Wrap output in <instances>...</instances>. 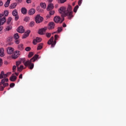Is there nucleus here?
I'll return each mask as SVG.
<instances>
[{
    "instance_id": "nucleus-24",
    "label": "nucleus",
    "mask_w": 126,
    "mask_h": 126,
    "mask_svg": "<svg viewBox=\"0 0 126 126\" xmlns=\"http://www.w3.org/2000/svg\"><path fill=\"white\" fill-rule=\"evenodd\" d=\"M1 82L3 84H5V82H8V79L7 78H4V79H2Z\"/></svg>"
},
{
    "instance_id": "nucleus-40",
    "label": "nucleus",
    "mask_w": 126,
    "mask_h": 126,
    "mask_svg": "<svg viewBox=\"0 0 126 126\" xmlns=\"http://www.w3.org/2000/svg\"><path fill=\"white\" fill-rule=\"evenodd\" d=\"M21 64V61H20V60L19 61H17V62L16 63V64L17 66H18H18H19V65H20Z\"/></svg>"
},
{
    "instance_id": "nucleus-51",
    "label": "nucleus",
    "mask_w": 126,
    "mask_h": 126,
    "mask_svg": "<svg viewBox=\"0 0 126 126\" xmlns=\"http://www.w3.org/2000/svg\"><path fill=\"white\" fill-rule=\"evenodd\" d=\"M81 3H82V0H79L78 1V5H81Z\"/></svg>"
},
{
    "instance_id": "nucleus-4",
    "label": "nucleus",
    "mask_w": 126,
    "mask_h": 126,
    "mask_svg": "<svg viewBox=\"0 0 126 126\" xmlns=\"http://www.w3.org/2000/svg\"><path fill=\"white\" fill-rule=\"evenodd\" d=\"M4 15V13L0 14V31L2 30V26L3 24L6 21V19H5V17H3Z\"/></svg>"
},
{
    "instance_id": "nucleus-23",
    "label": "nucleus",
    "mask_w": 126,
    "mask_h": 126,
    "mask_svg": "<svg viewBox=\"0 0 126 126\" xmlns=\"http://www.w3.org/2000/svg\"><path fill=\"white\" fill-rule=\"evenodd\" d=\"M36 10L37 11H38V12H43V11H44V10L43 9H41V7H40L39 6H38L36 7Z\"/></svg>"
},
{
    "instance_id": "nucleus-17",
    "label": "nucleus",
    "mask_w": 126,
    "mask_h": 126,
    "mask_svg": "<svg viewBox=\"0 0 126 126\" xmlns=\"http://www.w3.org/2000/svg\"><path fill=\"white\" fill-rule=\"evenodd\" d=\"M36 12V10L34 8H32L29 11V15H33V14H35Z\"/></svg>"
},
{
    "instance_id": "nucleus-31",
    "label": "nucleus",
    "mask_w": 126,
    "mask_h": 126,
    "mask_svg": "<svg viewBox=\"0 0 126 126\" xmlns=\"http://www.w3.org/2000/svg\"><path fill=\"white\" fill-rule=\"evenodd\" d=\"M12 29V27L11 26H7L6 28V31H9Z\"/></svg>"
},
{
    "instance_id": "nucleus-3",
    "label": "nucleus",
    "mask_w": 126,
    "mask_h": 126,
    "mask_svg": "<svg viewBox=\"0 0 126 126\" xmlns=\"http://www.w3.org/2000/svg\"><path fill=\"white\" fill-rule=\"evenodd\" d=\"M58 38H59V35L56 34L55 35V40L54 41V37L52 36L48 41L47 44L48 45H51L52 48H54V47L56 46V44H57V40H58Z\"/></svg>"
},
{
    "instance_id": "nucleus-5",
    "label": "nucleus",
    "mask_w": 126,
    "mask_h": 126,
    "mask_svg": "<svg viewBox=\"0 0 126 126\" xmlns=\"http://www.w3.org/2000/svg\"><path fill=\"white\" fill-rule=\"evenodd\" d=\"M35 20L36 23H41V22H43V20H44V18L41 17L40 15H37L35 17Z\"/></svg>"
},
{
    "instance_id": "nucleus-48",
    "label": "nucleus",
    "mask_w": 126,
    "mask_h": 126,
    "mask_svg": "<svg viewBox=\"0 0 126 126\" xmlns=\"http://www.w3.org/2000/svg\"><path fill=\"white\" fill-rule=\"evenodd\" d=\"M4 90V88L2 87V86H0V91H3Z\"/></svg>"
},
{
    "instance_id": "nucleus-59",
    "label": "nucleus",
    "mask_w": 126,
    "mask_h": 126,
    "mask_svg": "<svg viewBox=\"0 0 126 126\" xmlns=\"http://www.w3.org/2000/svg\"><path fill=\"white\" fill-rule=\"evenodd\" d=\"M2 84H3L2 82L1 81V82H0V86H1Z\"/></svg>"
},
{
    "instance_id": "nucleus-53",
    "label": "nucleus",
    "mask_w": 126,
    "mask_h": 126,
    "mask_svg": "<svg viewBox=\"0 0 126 126\" xmlns=\"http://www.w3.org/2000/svg\"><path fill=\"white\" fill-rule=\"evenodd\" d=\"M26 2L27 3H31V0H27Z\"/></svg>"
},
{
    "instance_id": "nucleus-10",
    "label": "nucleus",
    "mask_w": 126,
    "mask_h": 126,
    "mask_svg": "<svg viewBox=\"0 0 126 126\" xmlns=\"http://www.w3.org/2000/svg\"><path fill=\"white\" fill-rule=\"evenodd\" d=\"M42 41V38L40 37H36L35 39L33 40V45H37V43H39V42Z\"/></svg>"
},
{
    "instance_id": "nucleus-44",
    "label": "nucleus",
    "mask_w": 126,
    "mask_h": 126,
    "mask_svg": "<svg viewBox=\"0 0 126 126\" xmlns=\"http://www.w3.org/2000/svg\"><path fill=\"white\" fill-rule=\"evenodd\" d=\"M18 19H19V16H18V15H17V16H15V20L16 21H17Z\"/></svg>"
},
{
    "instance_id": "nucleus-55",
    "label": "nucleus",
    "mask_w": 126,
    "mask_h": 126,
    "mask_svg": "<svg viewBox=\"0 0 126 126\" xmlns=\"http://www.w3.org/2000/svg\"><path fill=\"white\" fill-rule=\"evenodd\" d=\"M19 78H20V79H22V74H21L19 75Z\"/></svg>"
},
{
    "instance_id": "nucleus-56",
    "label": "nucleus",
    "mask_w": 126,
    "mask_h": 126,
    "mask_svg": "<svg viewBox=\"0 0 126 126\" xmlns=\"http://www.w3.org/2000/svg\"><path fill=\"white\" fill-rule=\"evenodd\" d=\"M66 26V24H65L64 23H63V27H65Z\"/></svg>"
},
{
    "instance_id": "nucleus-30",
    "label": "nucleus",
    "mask_w": 126,
    "mask_h": 126,
    "mask_svg": "<svg viewBox=\"0 0 126 126\" xmlns=\"http://www.w3.org/2000/svg\"><path fill=\"white\" fill-rule=\"evenodd\" d=\"M23 65H21L20 67H17L18 68V71H22V69H23Z\"/></svg>"
},
{
    "instance_id": "nucleus-58",
    "label": "nucleus",
    "mask_w": 126,
    "mask_h": 126,
    "mask_svg": "<svg viewBox=\"0 0 126 126\" xmlns=\"http://www.w3.org/2000/svg\"><path fill=\"white\" fill-rule=\"evenodd\" d=\"M15 74L16 75V76H18L19 74L18 73H15Z\"/></svg>"
},
{
    "instance_id": "nucleus-52",
    "label": "nucleus",
    "mask_w": 126,
    "mask_h": 126,
    "mask_svg": "<svg viewBox=\"0 0 126 126\" xmlns=\"http://www.w3.org/2000/svg\"><path fill=\"white\" fill-rule=\"evenodd\" d=\"M15 69H16V66L14 65L12 68L13 71H15Z\"/></svg>"
},
{
    "instance_id": "nucleus-19",
    "label": "nucleus",
    "mask_w": 126,
    "mask_h": 126,
    "mask_svg": "<svg viewBox=\"0 0 126 126\" xmlns=\"http://www.w3.org/2000/svg\"><path fill=\"white\" fill-rule=\"evenodd\" d=\"M4 50L3 48H0V57H3L4 56Z\"/></svg>"
},
{
    "instance_id": "nucleus-2",
    "label": "nucleus",
    "mask_w": 126,
    "mask_h": 126,
    "mask_svg": "<svg viewBox=\"0 0 126 126\" xmlns=\"http://www.w3.org/2000/svg\"><path fill=\"white\" fill-rule=\"evenodd\" d=\"M39 58V55H35L34 56L33 58H32L30 60H28L25 62V58H22L20 62L21 63H23L24 64L25 66H28L30 69H32L34 68V63H34L36 61V60Z\"/></svg>"
},
{
    "instance_id": "nucleus-7",
    "label": "nucleus",
    "mask_w": 126,
    "mask_h": 126,
    "mask_svg": "<svg viewBox=\"0 0 126 126\" xmlns=\"http://www.w3.org/2000/svg\"><path fill=\"white\" fill-rule=\"evenodd\" d=\"M20 56V51H16L14 52V53L12 55V59H17Z\"/></svg>"
},
{
    "instance_id": "nucleus-34",
    "label": "nucleus",
    "mask_w": 126,
    "mask_h": 126,
    "mask_svg": "<svg viewBox=\"0 0 126 126\" xmlns=\"http://www.w3.org/2000/svg\"><path fill=\"white\" fill-rule=\"evenodd\" d=\"M62 31H63V27H59L58 28V33H61V32H62Z\"/></svg>"
},
{
    "instance_id": "nucleus-38",
    "label": "nucleus",
    "mask_w": 126,
    "mask_h": 126,
    "mask_svg": "<svg viewBox=\"0 0 126 126\" xmlns=\"http://www.w3.org/2000/svg\"><path fill=\"white\" fill-rule=\"evenodd\" d=\"M25 51L27 52H30V51H31V47H27L25 48Z\"/></svg>"
},
{
    "instance_id": "nucleus-1",
    "label": "nucleus",
    "mask_w": 126,
    "mask_h": 126,
    "mask_svg": "<svg viewBox=\"0 0 126 126\" xmlns=\"http://www.w3.org/2000/svg\"><path fill=\"white\" fill-rule=\"evenodd\" d=\"M59 11L61 14L62 17H65L67 16L68 19H71L73 17V12L72 11V7L70 5H68L66 8L65 7H61L59 9Z\"/></svg>"
},
{
    "instance_id": "nucleus-45",
    "label": "nucleus",
    "mask_w": 126,
    "mask_h": 126,
    "mask_svg": "<svg viewBox=\"0 0 126 126\" xmlns=\"http://www.w3.org/2000/svg\"><path fill=\"white\" fill-rule=\"evenodd\" d=\"M46 36L47 38H50V37H51V33H46Z\"/></svg>"
},
{
    "instance_id": "nucleus-25",
    "label": "nucleus",
    "mask_w": 126,
    "mask_h": 126,
    "mask_svg": "<svg viewBox=\"0 0 126 126\" xmlns=\"http://www.w3.org/2000/svg\"><path fill=\"white\" fill-rule=\"evenodd\" d=\"M2 78H4V72L3 71H2L0 74V79H2Z\"/></svg>"
},
{
    "instance_id": "nucleus-36",
    "label": "nucleus",
    "mask_w": 126,
    "mask_h": 126,
    "mask_svg": "<svg viewBox=\"0 0 126 126\" xmlns=\"http://www.w3.org/2000/svg\"><path fill=\"white\" fill-rule=\"evenodd\" d=\"M49 14L50 15H54V14H55V11L53 10H50Z\"/></svg>"
},
{
    "instance_id": "nucleus-8",
    "label": "nucleus",
    "mask_w": 126,
    "mask_h": 126,
    "mask_svg": "<svg viewBox=\"0 0 126 126\" xmlns=\"http://www.w3.org/2000/svg\"><path fill=\"white\" fill-rule=\"evenodd\" d=\"M55 26H56V24L53 22H50L48 24V29L49 30H53L55 29Z\"/></svg>"
},
{
    "instance_id": "nucleus-9",
    "label": "nucleus",
    "mask_w": 126,
    "mask_h": 126,
    "mask_svg": "<svg viewBox=\"0 0 126 126\" xmlns=\"http://www.w3.org/2000/svg\"><path fill=\"white\" fill-rule=\"evenodd\" d=\"M47 29L48 27H47L39 29L38 31V34H39V35H43V34H44L43 32H45Z\"/></svg>"
},
{
    "instance_id": "nucleus-22",
    "label": "nucleus",
    "mask_w": 126,
    "mask_h": 126,
    "mask_svg": "<svg viewBox=\"0 0 126 126\" xmlns=\"http://www.w3.org/2000/svg\"><path fill=\"white\" fill-rule=\"evenodd\" d=\"M21 12L23 14H26V13H27V9L25 8H22L21 9Z\"/></svg>"
},
{
    "instance_id": "nucleus-12",
    "label": "nucleus",
    "mask_w": 126,
    "mask_h": 126,
    "mask_svg": "<svg viewBox=\"0 0 126 126\" xmlns=\"http://www.w3.org/2000/svg\"><path fill=\"white\" fill-rule=\"evenodd\" d=\"M30 32L31 31L30 30H28L23 35V39H25V38H27L29 36V34H30Z\"/></svg>"
},
{
    "instance_id": "nucleus-14",
    "label": "nucleus",
    "mask_w": 126,
    "mask_h": 126,
    "mask_svg": "<svg viewBox=\"0 0 126 126\" xmlns=\"http://www.w3.org/2000/svg\"><path fill=\"white\" fill-rule=\"evenodd\" d=\"M25 31V30L22 26H20L17 30V32H19V33H24Z\"/></svg>"
},
{
    "instance_id": "nucleus-16",
    "label": "nucleus",
    "mask_w": 126,
    "mask_h": 126,
    "mask_svg": "<svg viewBox=\"0 0 126 126\" xmlns=\"http://www.w3.org/2000/svg\"><path fill=\"white\" fill-rule=\"evenodd\" d=\"M9 79L10 81H12V82H14V81H16V79H17V77H16V76H14V74H12L11 76L10 77Z\"/></svg>"
},
{
    "instance_id": "nucleus-35",
    "label": "nucleus",
    "mask_w": 126,
    "mask_h": 126,
    "mask_svg": "<svg viewBox=\"0 0 126 126\" xmlns=\"http://www.w3.org/2000/svg\"><path fill=\"white\" fill-rule=\"evenodd\" d=\"M24 20L26 22H28V21H29V20H30V18L29 17H26L25 18V19H24Z\"/></svg>"
},
{
    "instance_id": "nucleus-21",
    "label": "nucleus",
    "mask_w": 126,
    "mask_h": 126,
    "mask_svg": "<svg viewBox=\"0 0 126 126\" xmlns=\"http://www.w3.org/2000/svg\"><path fill=\"white\" fill-rule=\"evenodd\" d=\"M12 14L13 16H16L17 15H18V12H17V10L16 9H15L13 11Z\"/></svg>"
},
{
    "instance_id": "nucleus-54",
    "label": "nucleus",
    "mask_w": 126,
    "mask_h": 126,
    "mask_svg": "<svg viewBox=\"0 0 126 126\" xmlns=\"http://www.w3.org/2000/svg\"><path fill=\"white\" fill-rule=\"evenodd\" d=\"M3 4V3L2 2V1L0 0V6H2Z\"/></svg>"
},
{
    "instance_id": "nucleus-29",
    "label": "nucleus",
    "mask_w": 126,
    "mask_h": 126,
    "mask_svg": "<svg viewBox=\"0 0 126 126\" xmlns=\"http://www.w3.org/2000/svg\"><path fill=\"white\" fill-rule=\"evenodd\" d=\"M19 38V35L18 33H16L14 35V38H15V40L18 39Z\"/></svg>"
},
{
    "instance_id": "nucleus-57",
    "label": "nucleus",
    "mask_w": 126,
    "mask_h": 126,
    "mask_svg": "<svg viewBox=\"0 0 126 126\" xmlns=\"http://www.w3.org/2000/svg\"><path fill=\"white\" fill-rule=\"evenodd\" d=\"M16 1H18V2H21L22 1V0H15Z\"/></svg>"
},
{
    "instance_id": "nucleus-64",
    "label": "nucleus",
    "mask_w": 126,
    "mask_h": 126,
    "mask_svg": "<svg viewBox=\"0 0 126 126\" xmlns=\"http://www.w3.org/2000/svg\"><path fill=\"white\" fill-rule=\"evenodd\" d=\"M75 3H73V5H74Z\"/></svg>"
},
{
    "instance_id": "nucleus-49",
    "label": "nucleus",
    "mask_w": 126,
    "mask_h": 126,
    "mask_svg": "<svg viewBox=\"0 0 126 126\" xmlns=\"http://www.w3.org/2000/svg\"><path fill=\"white\" fill-rule=\"evenodd\" d=\"M2 63H3L2 62V59L0 58V66H1V65H2Z\"/></svg>"
},
{
    "instance_id": "nucleus-63",
    "label": "nucleus",
    "mask_w": 126,
    "mask_h": 126,
    "mask_svg": "<svg viewBox=\"0 0 126 126\" xmlns=\"http://www.w3.org/2000/svg\"><path fill=\"white\" fill-rule=\"evenodd\" d=\"M8 1H10L11 0H7Z\"/></svg>"
},
{
    "instance_id": "nucleus-15",
    "label": "nucleus",
    "mask_w": 126,
    "mask_h": 126,
    "mask_svg": "<svg viewBox=\"0 0 126 126\" xmlns=\"http://www.w3.org/2000/svg\"><path fill=\"white\" fill-rule=\"evenodd\" d=\"M54 7V6L53 3H49L48 5V7L47 8V10L50 11V10H52V9H53Z\"/></svg>"
},
{
    "instance_id": "nucleus-50",
    "label": "nucleus",
    "mask_w": 126,
    "mask_h": 126,
    "mask_svg": "<svg viewBox=\"0 0 126 126\" xmlns=\"http://www.w3.org/2000/svg\"><path fill=\"white\" fill-rule=\"evenodd\" d=\"M15 43H16V44H18L20 43V41H19V40H18V39H16Z\"/></svg>"
},
{
    "instance_id": "nucleus-61",
    "label": "nucleus",
    "mask_w": 126,
    "mask_h": 126,
    "mask_svg": "<svg viewBox=\"0 0 126 126\" xmlns=\"http://www.w3.org/2000/svg\"><path fill=\"white\" fill-rule=\"evenodd\" d=\"M48 1L49 2H52V1H53V0H48Z\"/></svg>"
},
{
    "instance_id": "nucleus-42",
    "label": "nucleus",
    "mask_w": 126,
    "mask_h": 126,
    "mask_svg": "<svg viewBox=\"0 0 126 126\" xmlns=\"http://www.w3.org/2000/svg\"><path fill=\"white\" fill-rule=\"evenodd\" d=\"M11 73H7L6 74H4V78H6L8 76L9 74H10Z\"/></svg>"
},
{
    "instance_id": "nucleus-11",
    "label": "nucleus",
    "mask_w": 126,
    "mask_h": 126,
    "mask_svg": "<svg viewBox=\"0 0 126 126\" xmlns=\"http://www.w3.org/2000/svg\"><path fill=\"white\" fill-rule=\"evenodd\" d=\"M7 43H8V45L9 46L12 45L13 44V42H12V37L10 36L7 38Z\"/></svg>"
},
{
    "instance_id": "nucleus-43",
    "label": "nucleus",
    "mask_w": 126,
    "mask_h": 126,
    "mask_svg": "<svg viewBox=\"0 0 126 126\" xmlns=\"http://www.w3.org/2000/svg\"><path fill=\"white\" fill-rule=\"evenodd\" d=\"M33 56V52H30L28 55L29 58H31Z\"/></svg>"
},
{
    "instance_id": "nucleus-41",
    "label": "nucleus",
    "mask_w": 126,
    "mask_h": 126,
    "mask_svg": "<svg viewBox=\"0 0 126 126\" xmlns=\"http://www.w3.org/2000/svg\"><path fill=\"white\" fill-rule=\"evenodd\" d=\"M59 2H61V3H63L66 1V0H58Z\"/></svg>"
},
{
    "instance_id": "nucleus-62",
    "label": "nucleus",
    "mask_w": 126,
    "mask_h": 126,
    "mask_svg": "<svg viewBox=\"0 0 126 126\" xmlns=\"http://www.w3.org/2000/svg\"><path fill=\"white\" fill-rule=\"evenodd\" d=\"M50 16V15H47V17L49 18Z\"/></svg>"
},
{
    "instance_id": "nucleus-18",
    "label": "nucleus",
    "mask_w": 126,
    "mask_h": 126,
    "mask_svg": "<svg viewBox=\"0 0 126 126\" xmlns=\"http://www.w3.org/2000/svg\"><path fill=\"white\" fill-rule=\"evenodd\" d=\"M18 50H19V51H23L24 50L23 44H20L18 45Z\"/></svg>"
},
{
    "instance_id": "nucleus-37",
    "label": "nucleus",
    "mask_w": 126,
    "mask_h": 126,
    "mask_svg": "<svg viewBox=\"0 0 126 126\" xmlns=\"http://www.w3.org/2000/svg\"><path fill=\"white\" fill-rule=\"evenodd\" d=\"M34 25H35V22H34V21H32L30 24V26L31 27H33Z\"/></svg>"
},
{
    "instance_id": "nucleus-32",
    "label": "nucleus",
    "mask_w": 126,
    "mask_h": 126,
    "mask_svg": "<svg viewBox=\"0 0 126 126\" xmlns=\"http://www.w3.org/2000/svg\"><path fill=\"white\" fill-rule=\"evenodd\" d=\"M9 3H10V1L7 0V1L4 4L5 7H8V6L9 5Z\"/></svg>"
},
{
    "instance_id": "nucleus-13",
    "label": "nucleus",
    "mask_w": 126,
    "mask_h": 126,
    "mask_svg": "<svg viewBox=\"0 0 126 126\" xmlns=\"http://www.w3.org/2000/svg\"><path fill=\"white\" fill-rule=\"evenodd\" d=\"M14 51V49L12 47H8L7 49V53L9 55H11V54H13V52Z\"/></svg>"
},
{
    "instance_id": "nucleus-33",
    "label": "nucleus",
    "mask_w": 126,
    "mask_h": 126,
    "mask_svg": "<svg viewBox=\"0 0 126 126\" xmlns=\"http://www.w3.org/2000/svg\"><path fill=\"white\" fill-rule=\"evenodd\" d=\"M79 7V6L78 5H76V6H75V7L73 9L74 12L76 13L77 12V9H78Z\"/></svg>"
},
{
    "instance_id": "nucleus-28",
    "label": "nucleus",
    "mask_w": 126,
    "mask_h": 126,
    "mask_svg": "<svg viewBox=\"0 0 126 126\" xmlns=\"http://www.w3.org/2000/svg\"><path fill=\"white\" fill-rule=\"evenodd\" d=\"M11 20H12V18L11 17H9L7 21V23L8 25L10 24V22H11Z\"/></svg>"
},
{
    "instance_id": "nucleus-26",
    "label": "nucleus",
    "mask_w": 126,
    "mask_h": 126,
    "mask_svg": "<svg viewBox=\"0 0 126 126\" xmlns=\"http://www.w3.org/2000/svg\"><path fill=\"white\" fill-rule=\"evenodd\" d=\"M40 5L42 8H43V9H45L46 8V3L41 2L40 3Z\"/></svg>"
},
{
    "instance_id": "nucleus-46",
    "label": "nucleus",
    "mask_w": 126,
    "mask_h": 126,
    "mask_svg": "<svg viewBox=\"0 0 126 126\" xmlns=\"http://www.w3.org/2000/svg\"><path fill=\"white\" fill-rule=\"evenodd\" d=\"M15 84L14 83H12L10 84V87L12 88V87H14Z\"/></svg>"
},
{
    "instance_id": "nucleus-39",
    "label": "nucleus",
    "mask_w": 126,
    "mask_h": 126,
    "mask_svg": "<svg viewBox=\"0 0 126 126\" xmlns=\"http://www.w3.org/2000/svg\"><path fill=\"white\" fill-rule=\"evenodd\" d=\"M3 88H5V87H7L8 86L9 84L8 83H6L5 84H2Z\"/></svg>"
},
{
    "instance_id": "nucleus-47",
    "label": "nucleus",
    "mask_w": 126,
    "mask_h": 126,
    "mask_svg": "<svg viewBox=\"0 0 126 126\" xmlns=\"http://www.w3.org/2000/svg\"><path fill=\"white\" fill-rule=\"evenodd\" d=\"M4 14H5V16H7L8 15V10L4 11Z\"/></svg>"
},
{
    "instance_id": "nucleus-6",
    "label": "nucleus",
    "mask_w": 126,
    "mask_h": 126,
    "mask_svg": "<svg viewBox=\"0 0 126 126\" xmlns=\"http://www.w3.org/2000/svg\"><path fill=\"white\" fill-rule=\"evenodd\" d=\"M54 20L56 23H63V21L64 20V18H63L61 21V17L60 16H56L54 17Z\"/></svg>"
},
{
    "instance_id": "nucleus-27",
    "label": "nucleus",
    "mask_w": 126,
    "mask_h": 126,
    "mask_svg": "<svg viewBox=\"0 0 126 126\" xmlns=\"http://www.w3.org/2000/svg\"><path fill=\"white\" fill-rule=\"evenodd\" d=\"M42 48H43V43H40V44L38 45L37 49L38 50H41V49H42Z\"/></svg>"
},
{
    "instance_id": "nucleus-60",
    "label": "nucleus",
    "mask_w": 126,
    "mask_h": 126,
    "mask_svg": "<svg viewBox=\"0 0 126 126\" xmlns=\"http://www.w3.org/2000/svg\"><path fill=\"white\" fill-rule=\"evenodd\" d=\"M56 33H58V32H54L52 34H56Z\"/></svg>"
},
{
    "instance_id": "nucleus-20",
    "label": "nucleus",
    "mask_w": 126,
    "mask_h": 126,
    "mask_svg": "<svg viewBox=\"0 0 126 126\" xmlns=\"http://www.w3.org/2000/svg\"><path fill=\"white\" fill-rule=\"evenodd\" d=\"M17 5V3H12L10 5V8L11 9H13V8H15V7H16V6Z\"/></svg>"
}]
</instances>
